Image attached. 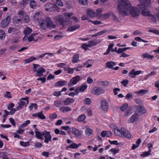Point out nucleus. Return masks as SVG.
I'll list each match as a JSON object with an SVG mask.
<instances>
[{"label":"nucleus","instance_id":"nucleus-1","mask_svg":"<svg viewBox=\"0 0 159 159\" xmlns=\"http://www.w3.org/2000/svg\"><path fill=\"white\" fill-rule=\"evenodd\" d=\"M118 2V9L119 13L121 15L127 16L128 11L132 16L135 17L139 16L140 14V11L137 7H132L131 4L128 0H117Z\"/></svg>","mask_w":159,"mask_h":159},{"label":"nucleus","instance_id":"nucleus-2","mask_svg":"<svg viewBox=\"0 0 159 159\" xmlns=\"http://www.w3.org/2000/svg\"><path fill=\"white\" fill-rule=\"evenodd\" d=\"M33 127L35 129L34 131L35 135L38 139L41 140H43L44 139L43 137L44 136L45 138L44 142L47 144L51 140L52 135L49 131L45 130L42 132H41L36 128V125H33Z\"/></svg>","mask_w":159,"mask_h":159},{"label":"nucleus","instance_id":"nucleus-3","mask_svg":"<svg viewBox=\"0 0 159 159\" xmlns=\"http://www.w3.org/2000/svg\"><path fill=\"white\" fill-rule=\"evenodd\" d=\"M39 24L40 28L44 30L48 28L54 29L56 27V25L49 17L42 19L39 21Z\"/></svg>","mask_w":159,"mask_h":159},{"label":"nucleus","instance_id":"nucleus-4","mask_svg":"<svg viewBox=\"0 0 159 159\" xmlns=\"http://www.w3.org/2000/svg\"><path fill=\"white\" fill-rule=\"evenodd\" d=\"M113 127L114 129V133L117 136L120 137H124L127 139H130L131 137V134L130 132L124 127H122L120 129H118L116 125H111Z\"/></svg>","mask_w":159,"mask_h":159},{"label":"nucleus","instance_id":"nucleus-5","mask_svg":"<svg viewBox=\"0 0 159 159\" xmlns=\"http://www.w3.org/2000/svg\"><path fill=\"white\" fill-rule=\"evenodd\" d=\"M20 102L18 105L16 107L17 111L21 110L25 105L29 103V100L27 98H22L19 99Z\"/></svg>","mask_w":159,"mask_h":159},{"label":"nucleus","instance_id":"nucleus-6","mask_svg":"<svg viewBox=\"0 0 159 159\" xmlns=\"http://www.w3.org/2000/svg\"><path fill=\"white\" fill-rule=\"evenodd\" d=\"M19 17L21 19L23 20L25 23H28L30 21L29 16L23 11H20L18 14Z\"/></svg>","mask_w":159,"mask_h":159},{"label":"nucleus","instance_id":"nucleus-7","mask_svg":"<svg viewBox=\"0 0 159 159\" xmlns=\"http://www.w3.org/2000/svg\"><path fill=\"white\" fill-rule=\"evenodd\" d=\"M80 77L78 76L72 78L68 84V87L72 86L76 84L80 80Z\"/></svg>","mask_w":159,"mask_h":159},{"label":"nucleus","instance_id":"nucleus-8","mask_svg":"<svg viewBox=\"0 0 159 159\" xmlns=\"http://www.w3.org/2000/svg\"><path fill=\"white\" fill-rule=\"evenodd\" d=\"M96 45L95 42L93 41H89L87 43H84L82 45V48L86 51L89 49V48L95 46Z\"/></svg>","mask_w":159,"mask_h":159},{"label":"nucleus","instance_id":"nucleus-9","mask_svg":"<svg viewBox=\"0 0 159 159\" xmlns=\"http://www.w3.org/2000/svg\"><path fill=\"white\" fill-rule=\"evenodd\" d=\"M11 21V18L9 16H7L4 19L1 23V26L5 28L7 26Z\"/></svg>","mask_w":159,"mask_h":159},{"label":"nucleus","instance_id":"nucleus-10","mask_svg":"<svg viewBox=\"0 0 159 159\" xmlns=\"http://www.w3.org/2000/svg\"><path fill=\"white\" fill-rule=\"evenodd\" d=\"M53 19L55 21L59 23L60 24H63V23L66 22L64 19V18L62 15H59L54 17Z\"/></svg>","mask_w":159,"mask_h":159},{"label":"nucleus","instance_id":"nucleus-11","mask_svg":"<svg viewBox=\"0 0 159 159\" xmlns=\"http://www.w3.org/2000/svg\"><path fill=\"white\" fill-rule=\"evenodd\" d=\"M139 119V115L137 113H134L129 119L128 122L134 123L138 120Z\"/></svg>","mask_w":159,"mask_h":159},{"label":"nucleus","instance_id":"nucleus-12","mask_svg":"<svg viewBox=\"0 0 159 159\" xmlns=\"http://www.w3.org/2000/svg\"><path fill=\"white\" fill-rule=\"evenodd\" d=\"M56 6L54 4L51 3H47L45 6V9L46 11H51L54 10Z\"/></svg>","mask_w":159,"mask_h":159},{"label":"nucleus","instance_id":"nucleus-13","mask_svg":"<svg viewBox=\"0 0 159 159\" xmlns=\"http://www.w3.org/2000/svg\"><path fill=\"white\" fill-rule=\"evenodd\" d=\"M101 107L102 109L105 111H107L109 108L108 102L105 100L101 101Z\"/></svg>","mask_w":159,"mask_h":159},{"label":"nucleus","instance_id":"nucleus-14","mask_svg":"<svg viewBox=\"0 0 159 159\" xmlns=\"http://www.w3.org/2000/svg\"><path fill=\"white\" fill-rule=\"evenodd\" d=\"M137 109L139 112L141 114H144L146 113V110L143 106L141 105L137 106Z\"/></svg>","mask_w":159,"mask_h":159},{"label":"nucleus","instance_id":"nucleus-15","mask_svg":"<svg viewBox=\"0 0 159 159\" xmlns=\"http://www.w3.org/2000/svg\"><path fill=\"white\" fill-rule=\"evenodd\" d=\"M72 134L75 135L77 138L81 137L82 135L81 132L75 128H72Z\"/></svg>","mask_w":159,"mask_h":159},{"label":"nucleus","instance_id":"nucleus-16","mask_svg":"<svg viewBox=\"0 0 159 159\" xmlns=\"http://www.w3.org/2000/svg\"><path fill=\"white\" fill-rule=\"evenodd\" d=\"M135 70H131V71L129 73V75L132 78H135V75L140 74L141 73V70H137L134 71Z\"/></svg>","mask_w":159,"mask_h":159},{"label":"nucleus","instance_id":"nucleus-17","mask_svg":"<svg viewBox=\"0 0 159 159\" xmlns=\"http://www.w3.org/2000/svg\"><path fill=\"white\" fill-rule=\"evenodd\" d=\"M43 15V13L41 11L35 13L33 17L34 20L35 21L38 20Z\"/></svg>","mask_w":159,"mask_h":159},{"label":"nucleus","instance_id":"nucleus-18","mask_svg":"<svg viewBox=\"0 0 159 159\" xmlns=\"http://www.w3.org/2000/svg\"><path fill=\"white\" fill-rule=\"evenodd\" d=\"M75 101V99L73 98H66L64 101V104L65 105H68L70 103H73Z\"/></svg>","mask_w":159,"mask_h":159},{"label":"nucleus","instance_id":"nucleus-19","mask_svg":"<svg viewBox=\"0 0 159 159\" xmlns=\"http://www.w3.org/2000/svg\"><path fill=\"white\" fill-rule=\"evenodd\" d=\"M80 27V25H75L73 26L70 27L68 28L67 30L68 31L73 32L77 29H78Z\"/></svg>","mask_w":159,"mask_h":159},{"label":"nucleus","instance_id":"nucleus-20","mask_svg":"<svg viewBox=\"0 0 159 159\" xmlns=\"http://www.w3.org/2000/svg\"><path fill=\"white\" fill-rule=\"evenodd\" d=\"M86 12L88 16L92 17H95L97 15V14L93 11L90 9H87Z\"/></svg>","mask_w":159,"mask_h":159},{"label":"nucleus","instance_id":"nucleus-21","mask_svg":"<svg viewBox=\"0 0 159 159\" xmlns=\"http://www.w3.org/2000/svg\"><path fill=\"white\" fill-rule=\"evenodd\" d=\"M67 83V82L66 81H60L56 83L55 86L56 87L62 86L66 85Z\"/></svg>","mask_w":159,"mask_h":159},{"label":"nucleus","instance_id":"nucleus-22","mask_svg":"<svg viewBox=\"0 0 159 159\" xmlns=\"http://www.w3.org/2000/svg\"><path fill=\"white\" fill-rule=\"evenodd\" d=\"M111 11H110L103 15L100 14V19H105L108 18L110 16H111Z\"/></svg>","mask_w":159,"mask_h":159},{"label":"nucleus","instance_id":"nucleus-23","mask_svg":"<svg viewBox=\"0 0 159 159\" xmlns=\"http://www.w3.org/2000/svg\"><path fill=\"white\" fill-rule=\"evenodd\" d=\"M116 63L114 61H108L106 64V66L110 69H113V66L116 65Z\"/></svg>","mask_w":159,"mask_h":159},{"label":"nucleus","instance_id":"nucleus-24","mask_svg":"<svg viewBox=\"0 0 159 159\" xmlns=\"http://www.w3.org/2000/svg\"><path fill=\"white\" fill-rule=\"evenodd\" d=\"M151 151L152 150L151 149H149L148 151L144 152L140 155V157H145L149 156L151 155Z\"/></svg>","mask_w":159,"mask_h":159},{"label":"nucleus","instance_id":"nucleus-25","mask_svg":"<svg viewBox=\"0 0 159 159\" xmlns=\"http://www.w3.org/2000/svg\"><path fill=\"white\" fill-rule=\"evenodd\" d=\"M91 92L94 94L99 95V88L96 87L93 88L92 89Z\"/></svg>","mask_w":159,"mask_h":159},{"label":"nucleus","instance_id":"nucleus-26","mask_svg":"<svg viewBox=\"0 0 159 159\" xmlns=\"http://www.w3.org/2000/svg\"><path fill=\"white\" fill-rule=\"evenodd\" d=\"M57 66L59 67L65 68L66 70H73L72 68L70 69L69 68L68 66L64 63H61L58 64H57Z\"/></svg>","mask_w":159,"mask_h":159},{"label":"nucleus","instance_id":"nucleus-27","mask_svg":"<svg viewBox=\"0 0 159 159\" xmlns=\"http://www.w3.org/2000/svg\"><path fill=\"white\" fill-rule=\"evenodd\" d=\"M138 6L139 8L142 10H146L147 8L146 6L144 5L142 0H141L140 3H139Z\"/></svg>","mask_w":159,"mask_h":159},{"label":"nucleus","instance_id":"nucleus-28","mask_svg":"<svg viewBox=\"0 0 159 159\" xmlns=\"http://www.w3.org/2000/svg\"><path fill=\"white\" fill-rule=\"evenodd\" d=\"M60 110L61 111L63 112H68L70 111L71 110V109L70 108L68 107H61Z\"/></svg>","mask_w":159,"mask_h":159},{"label":"nucleus","instance_id":"nucleus-29","mask_svg":"<svg viewBox=\"0 0 159 159\" xmlns=\"http://www.w3.org/2000/svg\"><path fill=\"white\" fill-rule=\"evenodd\" d=\"M32 31V30L30 27H26L24 30V32L25 36H27L30 34Z\"/></svg>","mask_w":159,"mask_h":159},{"label":"nucleus","instance_id":"nucleus-30","mask_svg":"<svg viewBox=\"0 0 159 159\" xmlns=\"http://www.w3.org/2000/svg\"><path fill=\"white\" fill-rule=\"evenodd\" d=\"M142 57L143 58H146L150 59H152L154 58V57L153 55H150L147 53H146L145 54H143L142 55Z\"/></svg>","mask_w":159,"mask_h":159},{"label":"nucleus","instance_id":"nucleus-31","mask_svg":"<svg viewBox=\"0 0 159 159\" xmlns=\"http://www.w3.org/2000/svg\"><path fill=\"white\" fill-rule=\"evenodd\" d=\"M36 59V58L34 57H32L25 59L24 61L25 63H30Z\"/></svg>","mask_w":159,"mask_h":159},{"label":"nucleus","instance_id":"nucleus-32","mask_svg":"<svg viewBox=\"0 0 159 159\" xmlns=\"http://www.w3.org/2000/svg\"><path fill=\"white\" fill-rule=\"evenodd\" d=\"M18 29L15 28L9 27L8 30V32L9 34H11V33H15L17 32Z\"/></svg>","mask_w":159,"mask_h":159},{"label":"nucleus","instance_id":"nucleus-33","mask_svg":"<svg viewBox=\"0 0 159 159\" xmlns=\"http://www.w3.org/2000/svg\"><path fill=\"white\" fill-rule=\"evenodd\" d=\"M45 71V70H34V72H36V75L38 76L43 75V73Z\"/></svg>","mask_w":159,"mask_h":159},{"label":"nucleus","instance_id":"nucleus-34","mask_svg":"<svg viewBox=\"0 0 159 159\" xmlns=\"http://www.w3.org/2000/svg\"><path fill=\"white\" fill-rule=\"evenodd\" d=\"M6 37V34L3 30H0V39L3 40Z\"/></svg>","mask_w":159,"mask_h":159},{"label":"nucleus","instance_id":"nucleus-35","mask_svg":"<svg viewBox=\"0 0 159 159\" xmlns=\"http://www.w3.org/2000/svg\"><path fill=\"white\" fill-rule=\"evenodd\" d=\"M156 73L155 71H151L150 74H148L146 76L144 77V79L146 80L150 78L151 76L153 75H156Z\"/></svg>","mask_w":159,"mask_h":159},{"label":"nucleus","instance_id":"nucleus-36","mask_svg":"<svg viewBox=\"0 0 159 159\" xmlns=\"http://www.w3.org/2000/svg\"><path fill=\"white\" fill-rule=\"evenodd\" d=\"M141 13L144 16H149L150 15V11H146L145 10H142Z\"/></svg>","mask_w":159,"mask_h":159},{"label":"nucleus","instance_id":"nucleus-37","mask_svg":"<svg viewBox=\"0 0 159 159\" xmlns=\"http://www.w3.org/2000/svg\"><path fill=\"white\" fill-rule=\"evenodd\" d=\"M30 123V120H27L25 121L22 125H20V127L21 128H24L29 125Z\"/></svg>","mask_w":159,"mask_h":159},{"label":"nucleus","instance_id":"nucleus-38","mask_svg":"<svg viewBox=\"0 0 159 159\" xmlns=\"http://www.w3.org/2000/svg\"><path fill=\"white\" fill-rule=\"evenodd\" d=\"M111 16L112 17V20H114L115 22H119L120 21L119 18L112 11Z\"/></svg>","mask_w":159,"mask_h":159},{"label":"nucleus","instance_id":"nucleus-39","mask_svg":"<svg viewBox=\"0 0 159 159\" xmlns=\"http://www.w3.org/2000/svg\"><path fill=\"white\" fill-rule=\"evenodd\" d=\"M93 130L89 128H86L85 131L86 134L88 136H89L91 135L93 133Z\"/></svg>","mask_w":159,"mask_h":159},{"label":"nucleus","instance_id":"nucleus-40","mask_svg":"<svg viewBox=\"0 0 159 159\" xmlns=\"http://www.w3.org/2000/svg\"><path fill=\"white\" fill-rule=\"evenodd\" d=\"M79 56L78 54L75 55L72 60V61L74 63L77 62L79 61Z\"/></svg>","mask_w":159,"mask_h":159},{"label":"nucleus","instance_id":"nucleus-41","mask_svg":"<svg viewBox=\"0 0 159 159\" xmlns=\"http://www.w3.org/2000/svg\"><path fill=\"white\" fill-rule=\"evenodd\" d=\"M20 19H18L16 17H15L13 19V22L14 24H20L21 23V21Z\"/></svg>","mask_w":159,"mask_h":159},{"label":"nucleus","instance_id":"nucleus-42","mask_svg":"<svg viewBox=\"0 0 159 159\" xmlns=\"http://www.w3.org/2000/svg\"><path fill=\"white\" fill-rule=\"evenodd\" d=\"M37 35V34H32L30 35L28 38V40L30 42H31L32 41H35L34 38V37L35 36Z\"/></svg>","mask_w":159,"mask_h":159},{"label":"nucleus","instance_id":"nucleus-43","mask_svg":"<svg viewBox=\"0 0 159 159\" xmlns=\"http://www.w3.org/2000/svg\"><path fill=\"white\" fill-rule=\"evenodd\" d=\"M86 116L84 115H82L79 116L77 118L78 121L80 122L83 121L85 119Z\"/></svg>","mask_w":159,"mask_h":159},{"label":"nucleus","instance_id":"nucleus-44","mask_svg":"<svg viewBox=\"0 0 159 159\" xmlns=\"http://www.w3.org/2000/svg\"><path fill=\"white\" fill-rule=\"evenodd\" d=\"M36 2L34 0L31 1L30 3V6L31 8L34 9L36 7Z\"/></svg>","mask_w":159,"mask_h":159},{"label":"nucleus","instance_id":"nucleus-45","mask_svg":"<svg viewBox=\"0 0 159 159\" xmlns=\"http://www.w3.org/2000/svg\"><path fill=\"white\" fill-rule=\"evenodd\" d=\"M120 150L117 148H112L110 150L109 152H111L112 154L114 155L119 152Z\"/></svg>","mask_w":159,"mask_h":159},{"label":"nucleus","instance_id":"nucleus-46","mask_svg":"<svg viewBox=\"0 0 159 159\" xmlns=\"http://www.w3.org/2000/svg\"><path fill=\"white\" fill-rule=\"evenodd\" d=\"M29 109L30 110H32L33 108H34L35 110L37 109V104L36 103H32L30 105L29 107Z\"/></svg>","mask_w":159,"mask_h":159},{"label":"nucleus","instance_id":"nucleus-47","mask_svg":"<svg viewBox=\"0 0 159 159\" xmlns=\"http://www.w3.org/2000/svg\"><path fill=\"white\" fill-rule=\"evenodd\" d=\"M79 147V145L76 143H72L71 144L69 145L68 147L72 149H76L78 148Z\"/></svg>","mask_w":159,"mask_h":159},{"label":"nucleus","instance_id":"nucleus-48","mask_svg":"<svg viewBox=\"0 0 159 159\" xmlns=\"http://www.w3.org/2000/svg\"><path fill=\"white\" fill-rule=\"evenodd\" d=\"M149 17H150V19L152 22H157L156 17L155 15L150 14Z\"/></svg>","mask_w":159,"mask_h":159},{"label":"nucleus","instance_id":"nucleus-49","mask_svg":"<svg viewBox=\"0 0 159 159\" xmlns=\"http://www.w3.org/2000/svg\"><path fill=\"white\" fill-rule=\"evenodd\" d=\"M144 5L146 6L148 8V6H149L151 3L150 0H142Z\"/></svg>","mask_w":159,"mask_h":159},{"label":"nucleus","instance_id":"nucleus-50","mask_svg":"<svg viewBox=\"0 0 159 159\" xmlns=\"http://www.w3.org/2000/svg\"><path fill=\"white\" fill-rule=\"evenodd\" d=\"M148 92V90H147L145 89H142L139 90V91H137L136 93L138 94H145Z\"/></svg>","mask_w":159,"mask_h":159},{"label":"nucleus","instance_id":"nucleus-51","mask_svg":"<svg viewBox=\"0 0 159 159\" xmlns=\"http://www.w3.org/2000/svg\"><path fill=\"white\" fill-rule=\"evenodd\" d=\"M128 107V105L127 103H125L124 104L120 107V109L121 111H124L126 110Z\"/></svg>","mask_w":159,"mask_h":159},{"label":"nucleus","instance_id":"nucleus-52","mask_svg":"<svg viewBox=\"0 0 159 159\" xmlns=\"http://www.w3.org/2000/svg\"><path fill=\"white\" fill-rule=\"evenodd\" d=\"M87 88V86L86 85H84L81 86L80 88V92H84Z\"/></svg>","mask_w":159,"mask_h":159},{"label":"nucleus","instance_id":"nucleus-53","mask_svg":"<svg viewBox=\"0 0 159 159\" xmlns=\"http://www.w3.org/2000/svg\"><path fill=\"white\" fill-rule=\"evenodd\" d=\"M39 118L42 120L46 119V116L43 114V111H42L39 112Z\"/></svg>","mask_w":159,"mask_h":159},{"label":"nucleus","instance_id":"nucleus-54","mask_svg":"<svg viewBox=\"0 0 159 159\" xmlns=\"http://www.w3.org/2000/svg\"><path fill=\"white\" fill-rule=\"evenodd\" d=\"M149 32L159 35V30H149Z\"/></svg>","mask_w":159,"mask_h":159},{"label":"nucleus","instance_id":"nucleus-55","mask_svg":"<svg viewBox=\"0 0 159 159\" xmlns=\"http://www.w3.org/2000/svg\"><path fill=\"white\" fill-rule=\"evenodd\" d=\"M120 83L124 86L126 87L128 85V80L125 79L122 81H121Z\"/></svg>","mask_w":159,"mask_h":159},{"label":"nucleus","instance_id":"nucleus-56","mask_svg":"<svg viewBox=\"0 0 159 159\" xmlns=\"http://www.w3.org/2000/svg\"><path fill=\"white\" fill-rule=\"evenodd\" d=\"M80 4L85 5L87 4V0H78Z\"/></svg>","mask_w":159,"mask_h":159},{"label":"nucleus","instance_id":"nucleus-57","mask_svg":"<svg viewBox=\"0 0 159 159\" xmlns=\"http://www.w3.org/2000/svg\"><path fill=\"white\" fill-rule=\"evenodd\" d=\"M84 102L88 105H90L91 103V100L89 98H86L84 100Z\"/></svg>","mask_w":159,"mask_h":159},{"label":"nucleus","instance_id":"nucleus-58","mask_svg":"<svg viewBox=\"0 0 159 159\" xmlns=\"http://www.w3.org/2000/svg\"><path fill=\"white\" fill-rule=\"evenodd\" d=\"M56 3L60 7H62L63 6V3L61 0H57Z\"/></svg>","mask_w":159,"mask_h":159},{"label":"nucleus","instance_id":"nucleus-59","mask_svg":"<svg viewBox=\"0 0 159 159\" xmlns=\"http://www.w3.org/2000/svg\"><path fill=\"white\" fill-rule=\"evenodd\" d=\"M4 96L8 98H11L12 97L11 93L9 92H6V93L4 94Z\"/></svg>","mask_w":159,"mask_h":159},{"label":"nucleus","instance_id":"nucleus-60","mask_svg":"<svg viewBox=\"0 0 159 159\" xmlns=\"http://www.w3.org/2000/svg\"><path fill=\"white\" fill-rule=\"evenodd\" d=\"M132 94L131 93H127L126 95L125 96V98L127 99H129L130 98H132Z\"/></svg>","mask_w":159,"mask_h":159},{"label":"nucleus","instance_id":"nucleus-61","mask_svg":"<svg viewBox=\"0 0 159 159\" xmlns=\"http://www.w3.org/2000/svg\"><path fill=\"white\" fill-rule=\"evenodd\" d=\"M57 115L56 113H54L49 115V117L51 119H55L57 117Z\"/></svg>","mask_w":159,"mask_h":159},{"label":"nucleus","instance_id":"nucleus-62","mask_svg":"<svg viewBox=\"0 0 159 159\" xmlns=\"http://www.w3.org/2000/svg\"><path fill=\"white\" fill-rule=\"evenodd\" d=\"M100 83H101V84H102V85L104 86V87H107L109 84V83L107 81H100Z\"/></svg>","mask_w":159,"mask_h":159},{"label":"nucleus","instance_id":"nucleus-63","mask_svg":"<svg viewBox=\"0 0 159 159\" xmlns=\"http://www.w3.org/2000/svg\"><path fill=\"white\" fill-rule=\"evenodd\" d=\"M109 142L111 144H114L115 145H118L119 143H118L117 141L113 140L112 141H111L110 140H109Z\"/></svg>","mask_w":159,"mask_h":159},{"label":"nucleus","instance_id":"nucleus-64","mask_svg":"<svg viewBox=\"0 0 159 159\" xmlns=\"http://www.w3.org/2000/svg\"><path fill=\"white\" fill-rule=\"evenodd\" d=\"M34 67L35 69H37V70H44L42 68H41L40 66L37 64H34Z\"/></svg>","mask_w":159,"mask_h":159}]
</instances>
